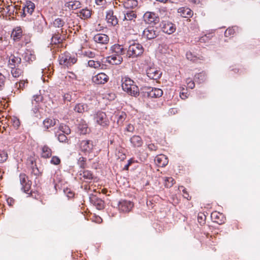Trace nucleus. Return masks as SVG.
<instances>
[{"label":"nucleus","mask_w":260,"mask_h":260,"mask_svg":"<svg viewBox=\"0 0 260 260\" xmlns=\"http://www.w3.org/2000/svg\"><path fill=\"white\" fill-rule=\"evenodd\" d=\"M211 217L213 222H216L219 224H221L224 222L225 218L222 213L215 211L211 213Z\"/></svg>","instance_id":"obj_11"},{"label":"nucleus","mask_w":260,"mask_h":260,"mask_svg":"<svg viewBox=\"0 0 260 260\" xmlns=\"http://www.w3.org/2000/svg\"><path fill=\"white\" fill-rule=\"evenodd\" d=\"M95 62L96 61L95 60H89L88 61V64L89 67L93 68L94 69H96V67H95Z\"/></svg>","instance_id":"obj_53"},{"label":"nucleus","mask_w":260,"mask_h":260,"mask_svg":"<svg viewBox=\"0 0 260 260\" xmlns=\"http://www.w3.org/2000/svg\"><path fill=\"white\" fill-rule=\"evenodd\" d=\"M7 203L10 206H12L14 203V200L12 198L7 199Z\"/></svg>","instance_id":"obj_59"},{"label":"nucleus","mask_w":260,"mask_h":260,"mask_svg":"<svg viewBox=\"0 0 260 260\" xmlns=\"http://www.w3.org/2000/svg\"><path fill=\"white\" fill-rule=\"evenodd\" d=\"M59 129L64 134L69 135L71 133V129L67 125L61 124L59 127Z\"/></svg>","instance_id":"obj_37"},{"label":"nucleus","mask_w":260,"mask_h":260,"mask_svg":"<svg viewBox=\"0 0 260 260\" xmlns=\"http://www.w3.org/2000/svg\"><path fill=\"white\" fill-rule=\"evenodd\" d=\"M112 53L118 56H122L125 54V50L122 46L115 44L112 47Z\"/></svg>","instance_id":"obj_17"},{"label":"nucleus","mask_w":260,"mask_h":260,"mask_svg":"<svg viewBox=\"0 0 260 260\" xmlns=\"http://www.w3.org/2000/svg\"><path fill=\"white\" fill-rule=\"evenodd\" d=\"M190 82L188 83L187 86L190 89H193L195 86L194 82L192 80H189Z\"/></svg>","instance_id":"obj_57"},{"label":"nucleus","mask_w":260,"mask_h":260,"mask_svg":"<svg viewBox=\"0 0 260 260\" xmlns=\"http://www.w3.org/2000/svg\"><path fill=\"white\" fill-rule=\"evenodd\" d=\"M183 192L184 193V194H183L184 198L187 199V200H190V199H188L189 194H188L187 192L186 191V190L185 189H183Z\"/></svg>","instance_id":"obj_63"},{"label":"nucleus","mask_w":260,"mask_h":260,"mask_svg":"<svg viewBox=\"0 0 260 260\" xmlns=\"http://www.w3.org/2000/svg\"><path fill=\"white\" fill-rule=\"evenodd\" d=\"M128 90L124 89L123 91L127 92L130 95L137 96L139 94V89L136 85H132L128 87Z\"/></svg>","instance_id":"obj_20"},{"label":"nucleus","mask_w":260,"mask_h":260,"mask_svg":"<svg viewBox=\"0 0 260 260\" xmlns=\"http://www.w3.org/2000/svg\"><path fill=\"white\" fill-rule=\"evenodd\" d=\"M64 192L67 194L68 198H72L73 197V193L70 190V189L67 188L66 190H64Z\"/></svg>","instance_id":"obj_51"},{"label":"nucleus","mask_w":260,"mask_h":260,"mask_svg":"<svg viewBox=\"0 0 260 260\" xmlns=\"http://www.w3.org/2000/svg\"><path fill=\"white\" fill-rule=\"evenodd\" d=\"M186 56L188 60L192 61V62H197L199 60L203 59V57L201 56L199 53L190 51L186 52Z\"/></svg>","instance_id":"obj_14"},{"label":"nucleus","mask_w":260,"mask_h":260,"mask_svg":"<svg viewBox=\"0 0 260 260\" xmlns=\"http://www.w3.org/2000/svg\"><path fill=\"white\" fill-rule=\"evenodd\" d=\"M52 40H54L55 43H59L61 42V39L58 35H55L52 37Z\"/></svg>","instance_id":"obj_54"},{"label":"nucleus","mask_w":260,"mask_h":260,"mask_svg":"<svg viewBox=\"0 0 260 260\" xmlns=\"http://www.w3.org/2000/svg\"><path fill=\"white\" fill-rule=\"evenodd\" d=\"M109 42V37L103 34H99V51L104 52L107 49V45Z\"/></svg>","instance_id":"obj_9"},{"label":"nucleus","mask_w":260,"mask_h":260,"mask_svg":"<svg viewBox=\"0 0 260 260\" xmlns=\"http://www.w3.org/2000/svg\"><path fill=\"white\" fill-rule=\"evenodd\" d=\"M134 130H135V127L132 124H128L125 128V131H126L127 132H128L133 133L134 131Z\"/></svg>","instance_id":"obj_50"},{"label":"nucleus","mask_w":260,"mask_h":260,"mask_svg":"<svg viewBox=\"0 0 260 260\" xmlns=\"http://www.w3.org/2000/svg\"><path fill=\"white\" fill-rule=\"evenodd\" d=\"M80 175L84 179H90L92 178V174L88 171H81L80 172Z\"/></svg>","instance_id":"obj_40"},{"label":"nucleus","mask_w":260,"mask_h":260,"mask_svg":"<svg viewBox=\"0 0 260 260\" xmlns=\"http://www.w3.org/2000/svg\"><path fill=\"white\" fill-rule=\"evenodd\" d=\"M123 58L122 56L115 55L114 53L106 58V61H108L110 63L112 64L115 65L120 64Z\"/></svg>","instance_id":"obj_13"},{"label":"nucleus","mask_w":260,"mask_h":260,"mask_svg":"<svg viewBox=\"0 0 260 260\" xmlns=\"http://www.w3.org/2000/svg\"><path fill=\"white\" fill-rule=\"evenodd\" d=\"M22 31L20 28L17 27L13 30L12 33V36L13 37L14 40H18L22 36Z\"/></svg>","instance_id":"obj_33"},{"label":"nucleus","mask_w":260,"mask_h":260,"mask_svg":"<svg viewBox=\"0 0 260 260\" xmlns=\"http://www.w3.org/2000/svg\"><path fill=\"white\" fill-rule=\"evenodd\" d=\"M141 90L144 93V96L149 98H157L161 96L163 94L162 90L157 88L146 86L142 88Z\"/></svg>","instance_id":"obj_3"},{"label":"nucleus","mask_w":260,"mask_h":260,"mask_svg":"<svg viewBox=\"0 0 260 260\" xmlns=\"http://www.w3.org/2000/svg\"><path fill=\"white\" fill-rule=\"evenodd\" d=\"M108 124L109 120L105 113L99 111V125L105 127Z\"/></svg>","instance_id":"obj_15"},{"label":"nucleus","mask_w":260,"mask_h":260,"mask_svg":"<svg viewBox=\"0 0 260 260\" xmlns=\"http://www.w3.org/2000/svg\"><path fill=\"white\" fill-rule=\"evenodd\" d=\"M21 61V58L19 57H16L14 55H11L9 58V66L11 68L12 67L15 68L17 66L20 64Z\"/></svg>","instance_id":"obj_24"},{"label":"nucleus","mask_w":260,"mask_h":260,"mask_svg":"<svg viewBox=\"0 0 260 260\" xmlns=\"http://www.w3.org/2000/svg\"><path fill=\"white\" fill-rule=\"evenodd\" d=\"M144 21L149 24H156L159 21V18L153 12H147L144 15Z\"/></svg>","instance_id":"obj_8"},{"label":"nucleus","mask_w":260,"mask_h":260,"mask_svg":"<svg viewBox=\"0 0 260 260\" xmlns=\"http://www.w3.org/2000/svg\"><path fill=\"white\" fill-rule=\"evenodd\" d=\"M51 155V150L47 146H44L42 148V156L44 158H48Z\"/></svg>","instance_id":"obj_35"},{"label":"nucleus","mask_w":260,"mask_h":260,"mask_svg":"<svg viewBox=\"0 0 260 260\" xmlns=\"http://www.w3.org/2000/svg\"><path fill=\"white\" fill-rule=\"evenodd\" d=\"M117 123L118 125L123 124V122L126 118V114L125 112H122L119 113L117 115Z\"/></svg>","instance_id":"obj_31"},{"label":"nucleus","mask_w":260,"mask_h":260,"mask_svg":"<svg viewBox=\"0 0 260 260\" xmlns=\"http://www.w3.org/2000/svg\"><path fill=\"white\" fill-rule=\"evenodd\" d=\"M143 52V46L139 43L134 42L129 46L127 51V56L129 58H135L142 55Z\"/></svg>","instance_id":"obj_2"},{"label":"nucleus","mask_w":260,"mask_h":260,"mask_svg":"<svg viewBox=\"0 0 260 260\" xmlns=\"http://www.w3.org/2000/svg\"><path fill=\"white\" fill-rule=\"evenodd\" d=\"M72 93H67L63 95V100L66 101L71 102L72 101H75V98H73Z\"/></svg>","instance_id":"obj_45"},{"label":"nucleus","mask_w":260,"mask_h":260,"mask_svg":"<svg viewBox=\"0 0 260 260\" xmlns=\"http://www.w3.org/2000/svg\"><path fill=\"white\" fill-rule=\"evenodd\" d=\"M104 208V202L99 198V210Z\"/></svg>","instance_id":"obj_55"},{"label":"nucleus","mask_w":260,"mask_h":260,"mask_svg":"<svg viewBox=\"0 0 260 260\" xmlns=\"http://www.w3.org/2000/svg\"><path fill=\"white\" fill-rule=\"evenodd\" d=\"M90 201L98 209V198L96 195L91 194L90 197Z\"/></svg>","instance_id":"obj_46"},{"label":"nucleus","mask_w":260,"mask_h":260,"mask_svg":"<svg viewBox=\"0 0 260 260\" xmlns=\"http://www.w3.org/2000/svg\"><path fill=\"white\" fill-rule=\"evenodd\" d=\"M70 59H71V56L69 53L61 54L59 57V63L61 65L68 67L69 65H70Z\"/></svg>","instance_id":"obj_19"},{"label":"nucleus","mask_w":260,"mask_h":260,"mask_svg":"<svg viewBox=\"0 0 260 260\" xmlns=\"http://www.w3.org/2000/svg\"><path fill=\"white\" fill-rule=\"evenodd\" d=\"M24 60L27 62H31L35 60L36 56L31 51L27 50L23 55Z\"/></svg>","instance_id":"obj_30"},{"label":"nucleus","mask_w":260,"mask_h":260,"mask_svg":"<svg viewBox=\"0 0 260 260\" xmlns=\"http://www.w3.org/2000/svg\"><path fill=\"white\" fill-rule=\"evenodd\" d=\"M11 69V74L14 77H18L21 75L22 71L20 69L13 67H12Z\"/></svg>","instance_id":"obj_38"},{"label":"nucleus","mask_w":260,"mask_h":260,"mask_svg":"<svg viewBox=\"0 0 260 260\" xmlns=\"http://www.w3.org/2000/svg\"><path fill=\"white\" fill-rule=\"evenodd\" d=\"M136 17L137 15L134 11H128L125 14H124L123 20H132Z\"/></svg>","instance_id":"obj_34"},{"label":"nucleus","mask_w":260,"mask_h":260,"mask_svg":"<svg viewBox=\"0 0 260 260\" xmlns=\"http://www.w3.org/2000/svg\"><path fill=\"white\" fill-rule=\"evenodd\" d=\"M108 4L105 0H99V19H105L107 23L112 26L118 24V20L117 18L113 15V12L112 10H108Z\"/></svg>","instance_id":"obj_1"},{"label":"nucleus","mask_w":260,"mask_h":260,"mask_svg":"<svg viewBox=\"0 0 260 260\" xmlns=\"http://www.w3.org/2000/svg\"><path fill=\"white\" fill-rule=\"evenodd\" d=\"M159 31L156 27L150 26L146 28L143 31V37L147 40L154 39L158 36Z\"/></svg>","instance_id":"obj_4"},{"label":"nucleus","mask_w":260,"mask_h":260,"mask_svg":"<svg viewBox=\"0 0 260 260\" xmlns=\"http://www.w3.org/2000/svg\"><path fill=\"white\" fill-rule=\"evenodd\" d=\"M146 74L149 79L156 80L160 78L162 72L157 68L150 67L146 70Z\"/></svg>","instance_id":"obj_6"},{"label":"nucleus","mask_w":260,"mask_h":260,"mask_svg":"<svg viewBox=\"0 0 260 260\" xmlns=\"http://www.w3.org/2000/svg\"><path fill=\"white\" fill-rule=\"evenodd\" d=\"M100 59L99 58V60ZM101 64H100V62L99 61V69L100 67H101ZM109 80L108 76L104 73L103 72H99V84H104Z\"/></svg>","instance_id":"obj_27"},{"label":"nucleus","mask_w":260,"mask_h":260,"mask_svg":"<svg viewBox=\"0 0 260 260\" xmlns=\"http://www.w3.org/2000/svg\"><path fill=\"white\" fill-rule=\"evenodd\" d=\"M70 61L69 62L70 65H69V66H70L74 64L76 62L77 59L74 57L72 58L71 57V59H70Z\"/></svg>","instance_id":"obj_62"},{"label":"nucleus","mask_w":260,"mask_h":260,"mask_svg":"<svg viewBox=\"0 0 260 260\" xmlns=\"http://www.w3.org/2000/svg\"><path fill=\"white\" fill-rule=\"evenodd\" d=\"M130 142L135 147H141L143 144V141L139 136H133L130 139Z\"/></svg>","instance_id":"obj_21"},{"label":"nucleus","mask_w":260,"mask_h":260,"mask_svg":"<svg viewBox=\"0 0 260 260\" xmlns=\"http://www.w3.org/2000/svg\"><path fill=\"white\" fill-rule=\"evenodd\" d=\"M133 162H134V160H133L132 158L129 159L128 160L127 164H126V165L124 166V168H123V169H124V170H128V168H129V166H131V164H132V163H133Z\"/></svg>","instance_id":"obj_52"},{"label":"nucleus","mask_w":260,"mask_h":260,"mask_svg":"<svg viewBox=\"0 0 260 260\" xmlns=\"http://www.w3.org/2000/svg\"><path fill=\"white\" fill-rule=\"evenodd\" d=\"M5 77L2 74L0 73V90L2 89L4 85Z\"/></svg>","instance_id":"obj_49"},{"label":"nucleus","mask_w":260,"mask_h":260,"mask_svg":"<svg viewBox=\"0 0 260 260\" xmlns=\"http://www.w3.org/2000/svg\"><path fill=\"white\" fill-rule=\"evenodd\" d=\"M35 8V4L32 2L26 1L25 6L23 8V15H26V13L31 15L34 12Z\"/></svg>","instance_id":"obj_16"},{"label":"nucleus","mask_w":260,"mask_h":260,"mask_svg":"<svg viewBox=\"0 0 260 260\" xmlns=\"http://www.w3.org/2000/svg\"><path fill=\"white\" fill-rule=\"evenodd\" d=\"M79 161H80V167L81 168H84V161H85L84 158L83 157H80Z\"/></svg>","instance_id":"obj_60"},{"label":"nucleus","mask_w":260,"mask_h":260,"mask_svg":"<svg viewBox=\"0 0 260 260\" xmlns=\"http://www.w3.org/2000/svg\"><path fill=\"white\" fill-rule=\"evenodd\" d=\"M102 98L104 99H105L109 101H112L115 99L116 95L114 93L112 92H109L107 93L103 94Z\"/></svg>","instance_id":"obj_39"},{"label":"nucleus","mask_w":260,"mask_h":260,"mask_svg":"<svg viewBox=\"0 0 260 260\" xmlns=\"http://www.w3.org/2000/svg\"><path fill=\"white\" fill-rule=\"evenodd\" d=\"M237 27L236 26L229 28L224 32V36L225 37H229L232 35H234L235 32Z\"/></svg>","instance_id":"obj_41"},{"label":"nucleus","mask_w":260,"mask_h":260,"mask_svg":"<svg viewBox=\"0 0 260 260\" xmlns=\"http://www.w3.org/2000/svg\"><path fill=\"white\" fill-rule=\"evenodd\" d=\"M43 100V98L40 94L35 95L33 96L31 103L32 105L34 106V107H35V110H37L36 108L38 106V104L40 102H42Z\"/></svg>","instance_id":"obj_29"},{"label":"nucleus","mask_w":260,"mask_h":260,"mask_svg":"<svg viewBox=\"0 0 260 260\" xmlns=\"http://www.w3.org/2000/svg\"><path fill=\"white\" fill-rule=\"evenodd\" d=\"M87 109V106L86 105L83 104H78L75 106L74 110L76 112L82 113L86 111Z\"/></svg>","instance_id":"obj_32"},{"label":"nucleus","mask_w":260,"mask_h":260,"mask_svg":"<svg viewBox=\"0 0 260 260\" xmlns=\"http://www.w3.org/2000/svg\"><path fill=\"white\" fill-rule=\"evenodd\" d=\"M206 79V74L205 72H202L195 75L194 80L199 84L205 82Z\"/></svg>","instance_id":"obj_25"},{"label":"nucleus","mask_w":260,"mask_h":260,"mask_svg":"<svg viewBox=\"0 0 260 260\" xmlns=\"http://www.w3.org/2000/svg\"><path fill=\"white\" fill-rule=\"evenodd\" d=\"M58 122V120L56 119H51L50 118H46L43 121V124L46 128H49L56 124Z\"/></svg>","instance_id":"obj_28"},{"label":"nucleus","mask_w":260,"mask_h":260,"mask_svg":"<svg viewBox=\"0 0 260 260\" xmlns=\"http://www.w3.org/2000/svg\"><path fill=\"white\" fill-rule=\"evenodd\" d=\"M64 6L70 10H76L81 7V4L79 1H75L66 2Z\"/></svg>","instance_id":"obj_22"},{"label":"nucleus","mask_w":260,"mask_h":260,"mask_svg":"<svg viewBox=\"0 0 260 260\" xmlns=\"http://www.w3.org/2000/svg\"><path fill=\"white\" fill-rule=\"evenodd\" d=\"M64 24V22L60 18L56 19L53 22L54 25L57 27H61L63 26Z\"/></svg>","instance_id":"obj_43"},{"label":"nucleus","mask_w":260,"mask_h":260,"mask_svg":"<svg viewBox=\"0 0 260 260\" xmlns=\"http://www.w3.org/2000/svg\"><path fill=\"white\" fill-rule=\"evenodd\" d=\"M156 165L159 167H164L168 164V157L164 155H157L154 159Z\"/></svg>","instance_id":"obj_12"},{"label":"nucleus","mask_w":260,"mask_h":260,"mask_svg":"<svg viewBox=\"0 0 260 260\" xmlns=\"http://www.w3.org/2000/svg\"><path fill=\"white\" fill-rule=\"evenodd\" d=\"M60 162V159L57 156H53L52 157L51 162L54 165H58Z\"/></svg>","instance_id":"obj_48"},{"label":"nucleus","mask_w":260,"mask_h":260,"mask_svg":"<svg viewBox=\"0 0 260 260\" xmlns=\"http://www.w3.org/2000/svg\"><path fill=\"white\" fill-rule=\"evenodd\" d=\"M178 112L177 108H171L169 110V113L171 115H174Z\"/></svg>","instance_id":"obj_56"},{"label":"nucleus","mask_w":260,"mask_h":260,"mask_svg":"<svg viewBox=\"0 0 260 260\" xmlns=\"http://www.w3.org/2000/svg\"><path fill=\"white\" fill-rule=\"evenodd\" d=\"M86 53H87V56L89 58H93L94 57V56L95 55L94 52H87Z\"/></svg>","instance_id":"obj_64"},{"label":"nucleus","mask_w":260,"mask_h":260,"mask_svg":"<svg viewBox=\"0 0 260 260\" xmlns=\"http://www.w3.org/2000/svg\"><path fill=\"white\" fill-rule=\"evenodd\" d=\"M56 136L57 137V139L60 142L66 143L68 142V138L66 134L60 133L58 135H56Z\"/></svg>","instance_id":"obj_42"},{"label":"nucleus","mask_w":260,"mask_h":260,"mask_svg":"<svg viewBox=\"0 0 260 260\" xmlns=\"http://www.w3.org/2000/svg\"><path fill=\"white\" fill-rule=\"evenodd\" d=\"M134 84V82L128 77H125L122 79V88L123 90H128V87Z\"/></svg>","instance_id":"obj_26"},{"label":"nucleus","mask_w":260,"mask_h":260,"mask_svg":"<svg viewBox=\"0 0 260 260\" xmlns=\"http://www.w3.org/2000/svg\"><path fill=\"white\" fill-rule=\"evenodd\" d=\"M134 206V204L130 201L121 200L118 203V209L121 212H128Z\"/></svg>","instance_id":"obj_10"},{"label":"nucleus","mask_w":260,"mask_h":260,"mask_svg":"<svg viewBox=\"0 0 260 260\" xmlns=\"http://www.w3.org/2000/svg\"><path fill=\"white\" fill-rule=\"evenodd\" d=\"M178 12L180 14L181 16L184 18L191 17L193 15L192 11L188 8H180L178 10Z\"/></svg>","instance_id":"obj_18"},{"label":"nucleus","mask_w":260,"mask_h":260,"mask_svg":"<svg viewBox=\"0 0 260 260\" xmlns=\"http://www.w3.org/2000/svg\"><path fill=\"white\" fill-rule=\"evenodd\" d=\"M19 178L20 182L22 185V189L23 190L24 192L28 193L31 187V182L28 180L27 176L24 174H20Z\"/></svg>","instance_id":"obj_7"},{"label":"nucleus","mask_w":260,"mask_h":260,"mask_svg":"<svg viewBox=\"0 0 260 260\" xmlns=\"http://www.w3.org/2000/svg\"><path fill=\"white\" fill-rule=\"evenodd\" d=\"M92 146L89 141L83 140L80 143V148L84 152H89L92 149Z\"/></svg>","instance_id":"obj_23"},{"label":"nucleus","mask_w":260,"mask_h":260,"mask_svg":"<svg viewBox=\"0 0 260 260\" xmlns=\"http://www.w3.org/2000/svg\"><path fill=\"white\" fill-rule=\"evenodd\" d=\"M8 158L7 154L5 152L0 153V163L5 161Z\"/></svg>","instance_id":"obj_47"},{"label":"nucleus","mask_w":260,"mask_h":260,"mask_svg":"<svg viewBox=\"0 0 260 260\" xmlns=\"http://www.w3.org/2000/svg\"><path fill=\"white\" fill-rule=\"evenodd\" d=\"M210 39L209 38V37L208 36H207V35H205L204 36L201 37L200 39V42H206L207 41H208Z\"/></svg>","instance_id":"obj_58"},{"label":"nucleus","mask_w":260,"mask_h":260,"mask_svg":"<svg viewBox=\"0 0 260 260\" xmlns=\"http://www.w3.org/2000/svg\"><path fill=\"white\" fill-rule=\"evenodd\" d=\"M165 186L167 188L172 187L175 183V180L172 177H164Z\"/></svg>","instance_id":"obj_36"},{"label":"nucleus","mask_w":260,"mask_h":260,"mask_svg":"<svg viewBox=\"0 0 260 260\" xmlns=\"http://www.w3.org/2000/svg\"><path fill=\"white\" fill-rule=\"evenodd\" d=\"M13 123H14L13 125L15 127H17V128L18 127V126H19V124H20L19 120L14 119L13 121Z\"/></svg>","instance_id":"obj_61"},{"label":"nucleus","mask_w":260,"mask_h":260,"mask_svg":"<svg viewBox=\"0 0 260 260\" xmlns=\"http://www.w3.org/2000/svg\"><path fill=\"white\" fill-rule=\"evenodd\" d=\"M80 16H82L85 18H87L91 16V12L88 9H83L80 12Z\"/></svg>","instance_id":"obj_44"},{"label":"nucleus","mask_w":260,"mask_h":260,"mask_svg":"<svg viewBox=\"0 0 260 260\" xmlns=\"http://www.w3.org/2000/svg\"><path fill=\"white\" fill-rule=\"evenodd\" d=\"M160 25L162 31L168 35L172 34L176 29L175 24L170 21H163L161 22Z\"/></svg>","instance_id":"obj_5"}]
</instances>
